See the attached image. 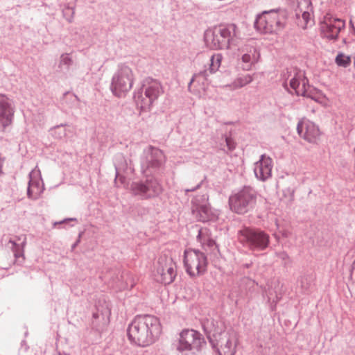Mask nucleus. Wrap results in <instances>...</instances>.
<instances>
[{
	"label": "nucleus",
	"mask_w": 355,
	"mask_h": 355,
	"mask_svg": "<svg viewBox=\"0 0 355 355\" xmlns=\"http://www.w3.org/2000/svg\"><path fill=\"white\" fill-rule=\"evenodd\" d=\"M69 221H77V219L76 218H65V219H64V220H62L61 221L55 222L53 223V225L56 226L57 225L65 224V223H67Z\"/></svg>",
	"instance_id": "nucleus-37"
},
{
	"label": "nucleus",
	"mask_w": 355,
	"mask_h": 355,
	"mask_svg": "<svg viewBox=\"0 0 355 355\" xmlns=\"http://www.w3.org/2000/svg\"><path fill=\"white\" fill-rule=\"evenodd\" d=\"M354 266H355V262L354 263Z\"/></svg>",
	"instance_id": "nucleus-45"
},
{
	"label": "nucleus",
	"mask_w": 355,
	"mask_h": 355,
	"mask_svg": "<svg viewBox=\"0 0 355 355\" xmlns=\"http://www.w3.org/2000/svg\"><path fill=\"white\" fill-rule=\"evenodd\" d=\"M165 155L159 148L148 146L140 157L141 172L145 176L156 174L165 163Z\"/></svg>",
	"instance_id": "nucleus-8"
},
{
	"label": "nucleus",
	"mask_w": 355,
	"mask_h": 355,
	"mask_svg": "<svg viewBox=\"0 0 355 355\" xmlns=\"http://www.w3.org/2000/svg\"><path fill=\"white\" fill-rule=\"evenodd\" d=\"M15 108L13 101L8 96L0 93V130L5 132L14 121Z\"/></svg>",
	"instance_id": "nucleus-12"
},
{
	"label": "nucleus",
	"mask_w": 355,
	"mask_h": 355,
	"mask_svg": "<svg viewBox=\"0 0 355 355\" xmlns=\"http://www.w3.org/2000/svg\"><path fill=\"white\" fill-rule=\"evenodd\" d=\"M164 93L161 83L150 77L143 80L139 90L134 93V100L143 110H149L153 103Z\"/></svg>",
	"instance_id": "nucleus-5"
},
{
	"label": "nucleus",
	"mask_w": 355,
	"mask_h": 355,
	"mask_svg": "<svg viewBox=\"0 0 355 355\" xmlns=\"http://www.w3.org/2000/svg\"><path fill=\"white\" fill-rule=\"evenodd\" d=\"M288 3L295 10V15L297 19L302 18L303 24H300L305 28L310 20L311 12L313 11V7L311 0H288Z\"/></svg>",
	"instance_id": "nucleus-16"
},
{
	"label": "nucleus",
	"mask_w": 355,
	"mask_h": 355,
	"mask_svg": "<svg viewBox=\"0 0 355 355\" xmlns=\"http://www.w3.org/2000/svg\"><path fill=\"white\" fill-rule=\"evenodd\" d=\"M272 159L266 154L261 155L259 159L254 164L255 177L259 180L266 181L272 175Z\"/></svg>",
	"instance_id": "nucleus-17"
},
{
	"label": "nucleus",
	"mask_w": 355,
	"mask_h": 355,
	"mask_svg": "<svg viewBox=\"0 0 355 355\" xmlns=\"http://www.w3.org/2000/svg\"><path fill=\"white\" fill-rule=\"evenodd\" d=\"M343 43L344 44H347V43H348L347 40L346 38H343Z\"/></svg>",
	"instance_id": "nucleus-44"
},
{
	"label": "nucleus",
	"mask_w": 355,
	"mask_h": 355,
	"mask_svg": "<svg viewBox=\"0 0 355 355\" xmlns=\"http://www.w3.org/2000/svg\"><path fill=\"white\" fill-rule=\"evenodd\" d=\"M240 31L235 24H223L208 30L205 33L207 45L214 50L228 49L236 46Z\"/></svg>",
	"instance_id": "nucleus-2"
},
{
	"label": "nucleus",
	"mask_w": 355,
	"mask_h": 355,
	"mask_svg": "<svg viewBox=\"0 0 355 355\" xmlns=\"http://www.w3.org/2000/svg\"><path fill=\"white\" fill-rule=\"evenodd\" d=\"M29 181L27 188V196L31 200H37L44 191V187L41 178L40 171L37 173L32 171L29 175Z\"/></svg>",
	"instance_id": "nucleus-18"
},
{
	"label": "nucleus",
	"mask_w": 355,
	"mask_h": 355,
	"mask_svg": "<svg viewBox=\"0 0 355 355\" xmlns=\"http://www.w3.org/2000/svg\"><path fill=\"white\" fill-rule=\"evenodd\" d=\"M158 272L161 274L162 282L165 284L172 283L176 277V271L172 266H166V271L164 268H162L161 272L159 269Z\"/></svg>",
	"instance_id": "nucleus-27"
},
{
	"label": "nucleus",
	"mask_w": 355,
	"mask_h": 355,
	"mask_svg": "<svg viewBox=\"0 0 355 355\" xmlns=\"http://www.w3.org/2000/svg\"><path fill=\"white\" fill-rule=\"evenodd\" d=\"M295 191L293 188L287 187L283 190V196L288 198V201L291 202L294 200Z\"/></svg>",
	"instance_id": "nucleus-35"
},
{
	"label": "nucleus",
	"mask_w": 355,
	"mask_h": 355,
	"mask_svg": "<svg viewBox=\"0 0 355 355\" xmlns=\"http://www.w3.org/2000/svg\"><path fill=\"white\" fill-rule=\"evenodd\" d=\"M67 123L55 125L49 130L51 135L56 139L63 140L67 136Z\"/></svg>",
	"instance_id": "nucleus-28"
},
{
	"label": "nucleus",
	"mask_w": 355,
	"mask_h": 355,
	"mask_svg": "<svg viewBox=\"0 0 355 355\" xmlns=\"http://www.w3.org/2000/svg\"><path fill=\"white\" fill-rule=\"evenodd\" d=\"M71 58L68 54H62L60 57V67L66 65L67 69L72 64Z\"/></svg>",
	"instance_id": "nucleus-34"
},
{
	"label": "nucleus",
	"mask_w": 355,
	"mask_h": 355,
	"mask_svg": "<svg viewBox=\"0 0 355 355\" xmlns=\"http://www.w3.org/2000/svg\"><path fill=\"white\" fill-rule=\"evenodd\" d=\"M279 257L282 260H286L289 258L288 254L286 252H281L278 254Z\"/></svg>",
	"instance_id": "nucleus-39"
},
{
	"label": "nucleus",
	"mask_w": 355,
	"mask_h": 355,
	"mask_svg": "<svg viewBox=\"0 0 355 355\" xmlns=\"http://www.w3.org/2000/svg\"><path fill=\"white\" fill-rule=\"evenodd\" d=\"M162 333L158 318L152 315H138L128 325L127 334L131 343L145 347L154 343Z\"/></svg>",
	"instance_id": "nucleus-1"
},
{
	"label": "nucleus",
	"mask_w": 355,
	"mask_h": 355,
	"mask_svg": "<svg viewBox=\"0 0 355 355\" xmlns=\"http://www.w3.org/2000/svg\"><path fill=\"white\" fill-rule=\"evenodd\" d=\"M6 160V157H1V154L0 153V174H3V165Z\"/></svg>",
	"instance_id": "nucleus-40"
},
{
	"label": "nucleus",
	"mask_w": 355,
	"mask_h": 355,
	"mask_svg": "<svg viewBox=\"0 0 355 355\" xmlns=\"http://www.w3.org/2000/svg\"><path fill=\"white\" fill-rule=\"evenodd\" d=\"M183 262L186 272L191 277L203 275L208 263L205 253L192 248L184 250Z\"/></svg>",
	"instance_id": "nucleus-10"
},
{
	"label": "nucleus",
	"mask_w": 355,
	"mask_h": 355,
	"mask_svg": "<svg viewBox=\"0 0 355 355\" xmlns=\"http://www.w3.org/2000/svg\"><path fill=\"white\" fill-rule=\"evenodd\" d=\"M225 141L229 150L232 151L236 148V143L230 136L225 135Z\"/></svg>",
	"instance_id": "nucleus-36"
},
{
	"label": "nucleus",
	"mask_w": 355,
	"mask_h": 355,
	"mask_svg": "<svg viewBox=\"0 0 355 355\" xmlns=\"http://www.w3.org/2000/svg\"><path fill=\"white\" fill-rule=\"evenodd\" d=\"M174 345L180 352H189V355H197L206 345V341L198 331L184 329L180 333L178 340Z\"/></svg>",
	"instance_id": "nucleus-9"
},
{
	"label": "nucleus",
	"mask_w": 355,
	"mask_h": 355,
	"mask_svg": "<svg viewBox=\"0 0 355 355\" xmlns=\"http://www.w3.org/2000/svg\"><path fill=\"white\" fill-rule=\"evenodd\" d=\"M203 181H201L200 183H198L196 187L191 188V189H185V193H187L189 192H193L196 191L197 189H200L202 184Z\"/></svg>",
	"instance_id": "nucleus-38"
},
{
	"label": "nucleus",
	"mask_w": 355,
	"mask_h": 355,
	"mask_svg": "<svg viewBox=\"0 0 355 355\" xmlns=\"http://www.w3.org/2000/svg\"><path fill=\"white\" fill-rule=\"evenodd\" d=\"M252 265V263H245L243 265V266L246 268H249Z\"/></svg>",
	"instance_id": "nucleus-43"
},
{
	"label": "nucleus",
	"mask_w": 355,
	"mask_h": 355,
	"mask_svg": "<svg viewBox=\"0 0 355 355\" xmlns=\"http://www.w3.org/2000/svg\"><path fill=\"white\" fill-rule=\"evenodd\" d=\"M297 132L306 141L315 144L319 139L320 131L318 126L308 119H301L297 125Z\"/></svg>",
	"instance_id": "nucleus-15"
},
{
	"label": "nucleus",
	"mask_w": 355,
	"mask_h": 355,
	"mask_svg": "<svg viewBox=\"0 0 355 355\" xmlns=\"http://www.w3.org/2000/svg\"><path fill=\"white\" fill-rule=\"evenodd\" d=\"M260 57L259 51L255 47H251L249 52L242 55V61L245 64L243 66V70H250L252 66L256 64Z\"/></svg>",
	"instance_id": "nucleus-24"
},
{
	"label": "nucleus",
	"mask_w": 355,
	"mask_h": 355,
	"mask_svg": "<svg viewBox=\"0 0 355 355\" xmlns=\"http://www.w3.org/2000/svg\"><path fill=\"white\" fill-rule=\"evenodd\" d=\"M258 192L250 186H243L229 197L230 210L239 215L252 211L257 205Z\"/></svg>",
	"instance_id": "nucleus-4"
},
{
	"label": "nucleus",
	"mask_w": 355,
	"mask_h": 355,
	"mask_svg": "<svg viewBox=\"0 0 355 355\" xmlns=\"http://www.w3.org/2000/svg\"><path fill=\"white\" fill-rule=\"evenodd\" d=\"M222 55L220 53L214 54L210 58V64L209 69H205L202 71H200V72L195 73L192 78L191 79L190 82L189 83L188 87L190 88L192 83L197 80V81H202V83H204V81L207 80L208 76V71L210 73H214L218 71L220 66L221 60H222Z\"/></svg>",
	"instance_id": "nucleus-19"
},
{
	"label": "nucleus",
	"mask_w": 355,
	"mask_h": 355,
	"mask_svg": "<svg viewBox=\"0 0 355 355\" xmlns=\"http://www.w3.org/2000/svg\"><path fill=\"white\" fill-rule=\"evenodd\" d=\"M202 327L211 347H216L218 338L226 334L222 322L212 318L205 320Z\"/></svg>",
	"instance_id": "nucleus-13"
},
{
	"label": "nucleus",
	"mask_w": 355,
	"mask_h": 355,
	"mask_svg": "<svg viewBox=\"0 0 355 355\" xmlns=\"http://www.w3.org/2000/svg\"><path fill=\"white\" fill-rule=\"evenodd\" d=\"M271 26L268 24L267 11L259 15L254 24L256 30L261 33H272L273 28Z\"/></svg>",
	"instance_id": "nucleus-23"
},
{
	"label": "nucleus",
	"mask_w": 355,
	"mask_h": 355,
	"mask_svg": "<svg viewBox=\"0 0 355 355\" xmlns=\"http://www.w3.org/2000/svg\"><path fill=\"white\" fill-rule=\"evenodd\" d=\"M114 165L116 171V179L118 178L120 179L124 178V177L121 175V173L128 169V164L122 153H117L114 155Z\"/></svg>",
	"instance_id": "nucleus-25"
},
{
	"label": "nucleus",
	"mask_w": 355,
	"mask_h": 355,
	"mask_svg": "<svg viewBox=\"0 0 355 355\" xmlns=\"http://www.w3.org/2000/svg\"><path fill=\"white\" fill-rule=\"evenodd\" d=\"M134 80L132 69L125 64H120L112 78L110 90L115 96H125L132 89Z\"/></svg>",
	"instance_id": "nucleus-6"
},
{
	"label": "nucleus",
	"mask_w": 355,
	"mask_h": 355,
	"mask_svg": "<svg viewBox=\"0 0 355 355\" xmlns=\"http://www.w3.org/2000/svg\"><path fill=\"white\" fill-rule=\"evenodd\" d=\"M351 57L341 52L338 53L335 58V63L338 67L347 68L351 64Z\"/></svg>",
	"instance_id": "nucleus-30"
},
{
	"label": "nucleus",
	"mask_w": 355,
	"mask_h": 355,
	"mask_svg": "<svg viewBox=\"0 0 355 355\" xmlns=\"http://www.w3.org/2000/svg\"><path fill=\"white\" fill-rule=\"evenodd\" d=\"M218 345L212 347L218 355H234L236 350V344L233 343L232 338L228 334L218 338Z\"/></svg>",
	"instance_id": "nucleus-20"
},
{
	"label": "nucleus",
	"mask_w": 355,
	"mask_h": 355,
	"mask_svg": "<svg viewBox=\"0 0 355 355\" xmlns=\"http://www.w3.org/2000/svg\"><path fill=\"white\" fill-rule=\"evenodd\" d=\"M345 28V21L329 14L324 16L320 22V31L322 37L329 40L336 41L339 33Z\"/></svg>",
	"instance_id": "nucleus-11"
},
{
	"label": "nucleus",
	"mask_w": 355,
	"mask_h": 355,
	"mask_svg": "<svg viewBox=\"0 0 355 355\" xmlns=\"http://www.w3.org/2000/svg\"><path fill=\"white\" fill-rule=\"evenodd\" d=\"M207 232V229H200L197 235V240L202 244L205 250H209L211 253L216 254L219 250L218 246L213 239L208 236Z\"/></svg>",
	"instance_id": "nucleus-22"
},
{
	"label": "nucleus",
	"mask_w": 355,
	"mask_h": 355,
	"mask_svg": "<svg viewBox=\"0 0 355 355\" xmlns=\"http://www.w3.org/2000/svg\"><path fill=\"white\" fill-rule=\"evenodd\" d=\"M10 243L12 244V251L14 253V256L16 259L22 258V259H24V250L23 248L17 244L15 241H10Z\"/></svg>",
	"instance_id": "nucleus-32"
},
{
	"label": "nucleus",
	"mask_w": 355,
	"mask_h": 355,
	"mask_svg": "<svg viewBox=\"0 0 355 355\" xmlns=\"http://www.w3.org/2000/svg\"><path fill=\"white\" fill-rule=\"evenodd\" d=\"M80 242V239H78L72 245H71V250H73L78 245Z\"/></svg>",
	"instance_id": "nucleus-42"
},
{
	"label": "nucleus",
	"mask_w": 355,
	"mask_h": 355,
	"mask_svg": "<svg viewBox=\"0 0 355 355\" xmlns=\"http://www.w3.org/2000/svg\"><path fill=\"white\" fill-rule=\"evenodd\" d=\"M74 8L69 5H64L62 9L63 17L69 21L71 22L74 16Z\"/></svg>",
	"instance_id": "nucleus-31"
},
{
	"label": "nucleus",
	"mask_w": 355,
	"mask_h": 355,
	"mask_svg": "<svg viewBox=\"0 0 355 355\" xmlns=\"http://www.w3.org/2000/svg\"><path fill=\"white\" fill-rule=\"evenodd\" d=\"M268 24L272 25L273 32L283 29L286 25V12L271 10L267 11Z\"/></svg>",
	"instance_id": "nucleus-21"
},
{
	"label": "nucleus",
	"mask_w": 355,
	"mask_h": 355,
	"mask_svg": "<svg viewBox=\"0 0 355 355\" xmlns=\"http://www.w3.org/2000/svg\"><path fill=\"white\" fill-rule=\"evenodd\" d=\"M145 180L134 181L130 184L133 196L141 200H151L158 198L164 191L162 183L153 175L146 176Z\"/></svg>",
	"instance_id": "nucleus-7"
},
{
	"label": "nucleus",
	"mask_w": 355,
	"mask_h": 355,
	"mask_svg": "<svg viewBox=\"0 0 355 355\" xmlns=\"http://www.w3.org/2000/svg\"><path fill=\"white\" fill-rule=\"evenodd\" d=\"M300 83L299 78H297L296 77V76H295L293 78H292L290 80V87L292 89H293L294 90H295V92L298 96L300 95L302 96L310 97V95L307 93V90L305 88V87H306L305 81L304 80L303 81L302 89V91L300 93V92H298L297 90V88L300 87Z\"/></svg>",
	"instance_id": "nucleus-29"
},
{
	"label": "nucleus",
	"mask_w": 355,
	"mask_h": 355,
	"mask_svg": "<svg viewBox=\"0 0 355 355\" xmlns=\"http://www.w3.org/2000/svg\"><path fill=\"white\" fill-rule=\"evenodd\" d=\"M237 238L243 247L252 252L266 250L270 243V235L255 227H242L237 232Z\"/></svg>",
	"instance_id": "nucleus-3"
},
{
	"label": "nucleus",
	"mask_w": 355,
	"mask_h": 355,
	"mask_svg": "<svg viewBox=\"0 0 355 355\" xmlns=\"http://www.w3.org/2000/svg\"><path fill=\"white\" fill-rule=\"evenodd\" d=\"M192 214L198 221L205 223L211 219V211L207 195L196 196L192 200Z\"/></svg>",
	"instance_id": "nucleus-14"
},
{
	"label": "nucleus",
	"mask_w": 355,
	"mask_h": 355,
	"mask_svg": "<svg viewBox=\"0 0 355 355\" xmlns=\"http://www.w3.org/2000/svg\"><path fill=\"white\" fill-rule=\"evenodd\" d=\"M253 80V78L250 74L242 75L237 78L236 84L242 87L249 83H250Z\"/></svg>",
	"instance_id": "nucleus-33"
},
{
	"label": "nucleus",
	"mask_w": 355,
	"mask_h": 355,
	"mask_svg": "<svg viewBox=\"0 0 355 355\" xmlns=\"http://www.w3.org/2000/svg\"><path fill=\"white\" fill-rule=\"evenodd\" d=\"M349 28H350V32L352 33H353L354 35H355V25H354V22L352 21V20H350V21H349Z\"/></svg>",
	"instance_id": "nucleus-41"
},
{
	"label": "nucleus",
	"mask_w": 355,
	"mask_h": 355,
	"mask_svg": "<svg viewBox=\"0 0 355 355\" xmlns=\"http://www.w3.org/2000/svg\"><path fill=\"white\" fill-rule=\"evenodd\" d=\"M107 322L105 319V316L102 313L98 311L92 313L91 326L92 329L96 331H101L106 326Z\"/></svg>",
	"instance_id": "nucleus-26"
}]
</instances>
